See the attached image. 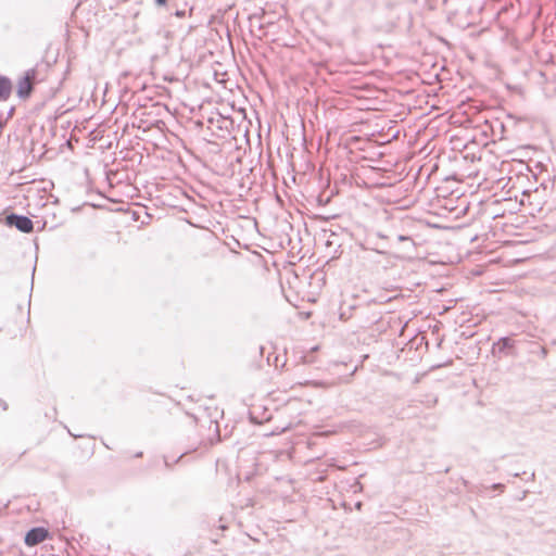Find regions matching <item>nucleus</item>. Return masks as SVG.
<instances>
[{"mask_svg": "<svg viewBox=\"0 0 556 556\" xmlns=\"http://www.w3.org/2000/svg\"><path fill=\"white\" fill-rule=\"evenodd\" d=\"M11 93V84L10 81L0 76V100H5L9 98Z\"/></svg>", "mask_w": 556, "mask_h": 556, "instance_id": "nucleus-4", "label": "nucleus"}, {"mask_svg": "<svg viewBox=\"0 0 556 556\" xmlns=\"http://www.w3.org/2000/svg\"><path fill=\"white\" fill-rule=\"evenodd\" d=\"M156 3L161 7L165 5L167 3V0H155Z\"/></svg>", "mask_w": 556, "mask_h": 556, "instance_id": "nucleus-5", "label": "nucleus"}, {"mask_svg": "<svg viewBox=\"0 0 556 556\" xmlns=\"http://www.w3.org/2000/svg\"><path fill=\"white\" fill-rule=\"evenodd\" d=\"M48 536V531L45 528H34L25 535V543L28 546H35L43 542Z\"/></svg>", "mask_w": 556, "mask_h": 556, "instance_id": "nucleus-2", "label": "nucleus"}, {"mask_svg": "<svg viewBox=\"0 0 556 556\" xmlns=\"http://www.w3.org/2000/svg\"><path fill=\"white\" fill-rule=\"evenodd\" d=\"M10 226L16 227L23 232H30L33 230V222L25 216L10 215L7 217Z\"/></svg>", "mask_w": 556, "mask_h": 556, "instance_id": "nucleus-1", "label": "nucleus"}, {"mask_svg": "<svg viewBox=\"0 0 556 556\" xmlns=\"http://www.w3.org/2000/svg\"><path fill=\"white\" fill-rule=\"evenodd\" d=\"M35 77L34 71H28L18 81L17 94L21 98H27L31 91V81Z\"/></svg>", "mask_w": 556, "mask_h": 556, "instance_id": "nucleus-3", "label": "nucleus"}]
</instances>
